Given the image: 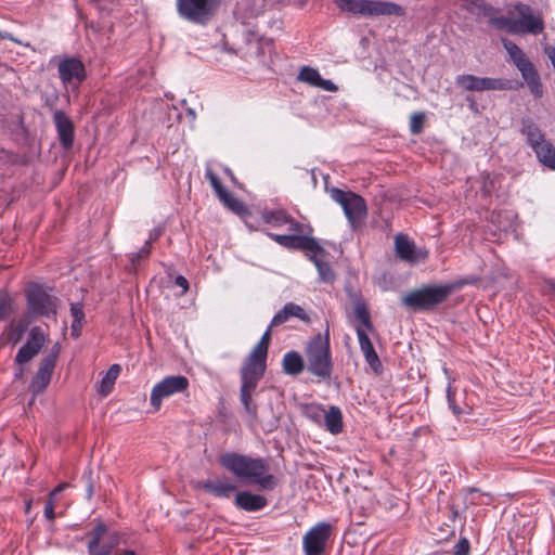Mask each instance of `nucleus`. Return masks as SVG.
<instances>
[{
	"instance_id": "obj_51",
	"label": "nucleus",
	"mask_w": 555,
	"mask_h": 555,
	"mask_svg": "<svg viewBox=\"0 0 555 555\" xmlns=\"http://www.w3.org/2000/svg\"><path fill=\"white\" fill-rule=\"evenodd\" d=\"M516 10L519 14V18H524L527 17L529 14H533L531 8L524 3L517 4Z\"/></svg>"
},
{
	"instance_id": "obj_4",
	"label": "nucleus",
	"mask_w": 555,
	"mask_h": 555,
	"mask_svg": "<svg viewBox=\"0 0 555 555\" xmlns=\"http://www.w3.org/2000/svg\"><path fill=\"white\" fill-rule=\"evenodd\" d=\"M337 7L353 15L362 16H403L404 9L391 1L338 0Z\"/></svg>"
},
{
	"instance_id": "obj_45",
	"label": "nucleus",
	"mask_w": 555,
	"mask_h": 555,
	"mask_svg": "<svg viewBox=\"0 0 555 555\" xmlns=\"http://www.w3.org/2000/svg\"><path fill=\"white\" fill-rule=\"evenodd\" d=\"M447 400H448L449 408L452 410V412H453L455 415H460V414L462 413V410H461V408L455 403V399H454V390L452 389L451 383H449V385H448V387H447Z\"/></svg>"
},
{
	"instance_id": "obj_10",
	"label": "nucleus",
	"mask_w": 555,
	"mask_h": 555,
	"mask_svg": "<svg viewBox=\"0 0 555 555\" xmlns=\"http://www.w3.org/2000/svg\"><path fill=\"white\" fill-rule=\"evenodd\" d=\"M302 231H291L292 234H274L268 233V236L271 237L279 245L288 248V249H300L306 250L309 254L313 251L323 253V247L318 243V241L312 237L310 234L312 232V228L308 224L301 223Z\"/></svg>"
},
{
	"instance_id": "obj_19",
	"label": "nucleus",
	"mask_w": 555,
	"mask_h": 555,
	"mask_svg": "<svg viewBox=\"0 0 555 555\" xmlns=\"http://www.w3.org/2000/svg\"><path fill=\"white\" fill-rule=\"evenodd\" d=\"M53 121L62 147L64 150L72 149L75 135V127L72 119L63 111L57 109L53 113Z\"/></svg>"
},
{
	"instance_id": "obj_11",
	"label": "nucleus",
	"mask_w": 555,
	"mask_h": 555,
	"mask_svg": "<svg viewBox=\"0 0 555 555\" xmlns=\"http://www.w3.org/2000/svg\"><path fill=\"white\" fill-rule=\"evenodd\" d=\"M189 379L183 375H169L154 385L150 402L154 410H159L164 399L182 393L189 388Z\"/></svg>"
},
{
	"instance_id": "obj_17",
	"label": "nucleus",
	"mask_w": 555,
	"mask_h": 555,
	"mask_svg": "<svg viewBox=\"0 0 555 555\" xmlns=\"http://www.w3.org/2000/svg\"><path fill=\"white\" fill-rule=\"evenodd\" d=\"M205 177L209 181L219 201L230 210L241 214L244 210V205L241 201L235 198L221 183L218 176L209 167L205 170Z\"/></svg>"
},
{
	"instance_id": "obj_29",
	"label": "nucleus",
	"mask_w": 555,
	"mask_h": 555,
	"mask_svg": "<svg viewBox=\"0 0 555 555\" xmlns=\"http://www.w3.org/2000/svg\"><path fill=\"white\" fill-rule=\"evenodd\" d=\"M395 248L397 256L404 261L414 262L415 257V245L409 240L405 234H398L395 237Z\"/></svg>"
},
{
	"instance_id": "obj_54",
	"label": "nucleus",
	"mask_w": 555,
	"mask_h": 555,
	"mask_svg": "<svg viewBox=\"0 0 555 555\" xmlns=\"http://www.w3.org/2000/svg\"><path fill=\"white\" fill-rule=\"evenodd\" d=\"M82 326L83 325L72 324L70 325V335L74 338H78L80 336V334H81Z\"/></svg>"
},
{
	"instance_id": "obj_35",
	"label": "nucleus",
	"mask_w": 555,
	"mask_h": 555,
	"mask_svg": "<svg viewBox=\"0 0 555 555\" xmlns=\"http://www.w3.org/2000/svg\"><path fill=\"white\" fill-rule=\"evenodd\" d=\"M520 22L524 34L538 35L544 29L543 21L539 15L529 14L527 17L520 18Z\"/></svg>"
},
{
	"instance_id": "obj_30",
	"label": "nucleus",
	"mask_w": 555,
	"mask_h": 555,
	"mask_svg": "<svg viewBox=\"0 0 555 555\" xmlns=\"http://www.w3.org/2000/svg\"><path fill=\"white\" fill-rule=\"evenodd\" d=\"M325 428L333 435L343 431V414L338 406L332 405L323 415Z\"/></svg>"
},
{
	"instance_id": "obj_13",
	"label": "nucleus",
	"mask_w": 555,
	"mask_h": 555,
	"mask_svg": "<svg viewBox=\"0 0 555 555\" xmlns=\"http://www.w3.org/2000/svg\"><path fill=\"white\" fill-rule=\"evenodd\" d=\"M263 375V372L242 365L240 400L245 412L251 417L257 416V405L253 402V395Z\"/></svg>"
},
{
	"instance_id": "obj_15",
	"label": "nucleus",
	"mask_w": 555,
	"mask_h": 555,
	"mask_svg": "<svg viewBox=\"0 0 555 555\" xmlns=\"http://www.w3.org/2000/svg\"><path fill=\"white\" fill-rule=\"evenodd\" d=\"M57 73L65 87L77 88L87 77L85 64L75 56H66L57 64Z\"/></svg>"
},
{
	"instance_id": "obj_41",
	"label": "nucleus",
	"mask_w": 555,
	"mask_h": 555,
	"mask_svg": "<svg viewBox=\"0 0 555 555\" xmlns=\"http://www.w3.org/2000/svg\"><path fill=\"white\" fill-rule=\"evenodd\" d=\"M481 194L489 196L494 189V181L490 173L483 172L481 176Z\"/></svg>"
},
{
	"instance_id": "obj_18",
	"label": "nucleus",
	"mask_w": 555,
	"mask_h": 555,
	"mask_svg": "<svg viewBox=\"0 0 555 555\" xmlns=\"http://www.w3.org/2000/svg\"><path fill=\"white\" fill-rule=\"evenodd\" d=\"M271 328L272 327L269 326L263 333L258 344L254 347L250 354L244 361L243 366L255 369L263 373L266 372V360L271 339Z\"/></svg>"
},
{
	"instance_id": "obj_22",
	"label": "nucleus",
	"mask_w": 555,
	"mask_h": 555,
	"mask_svg": "<svg viewBox=\"0 0 555 555\" xmlns=\"http://www.w3.org/2000/svg\"><path fill=\"white\" fill-rule=\"evenodd\" d=\"M234 504L238 509L251 513L263 509L268 505V500L250 491H241L236 494Z\"/></svg>"
},
{
	"instance_id": "obj_53",
	"label": "nucleus",
	"mask_w": 555,
	"mask_h": 555,
	"mask_svg": "<svg viewBox=\"0 0 555 555\" xmlns=\"http://www.w3.org/2000/svg\"><path fill=\"white\" fill-rule=\"evenodd\" d=\"M68 487V483H61L55 487L49 494V500L56 501L59 495L63 492L64 489Z\"/></svg>"
},
{
	"instance_id": "obj_7",
	"label": "nucleus",
	"mask_w": 555,
	"mask_h": 555,
	"mask_svg": "<svg viewBox=\"0 0 555 555\" xmlns=\"http://www.w3.org/2000/svg\"><path fill=\"white\" fill-rule=\"evenodd\" d=\"M452 285L426 286L414 289L402 297V305L415 311L431 310L451 294Z\"/></svg>"
},
{
	"instance_id": "obj_55",
	"label": "nucleus",
	"mask_w": 555,
	"mask_h": 555,
	"mask_svg": "<svg viewBox=\"0 0 555 555\" xmlns=\"http://www.w3.org/2000/svg\"><path fill=\"white\" fill-rule=\"evenodd\" d=\"M159 235H160V231L157 230V229H154L153 232L150 234V238L149 240H151V242L155 241V240L158 238Z\"/></svg>"
},
{
	"instance_id": "obj_21",
	"label": "nucleus",
	"mask_w": 555,
	"mask_h": 555,
	"mask_svg": "<svg viewBox=\"0 0 555 555\" xmlns=\"http://www.w3.org/2000/svg\"><path fill=\"white\" fill-rule=\"evenodd\" d=\"M262 220L274 228L287 225L288 231H302L301 223L293 219L285 210H264L262 212Z\"/></svg>"
},
{
	"instance_id": "obj_42",
	"label": "nucleus",
	"mask_w": 555,
	"mask_h": 555,
	"mask_svg": "<svg viewBox=\"0 0 555 555\" xmlns=\"http://www.w3.org/2000/svg\"><path fill=\"white\" fill-rule=\"evenodd\" d=\"M82 480L86 482V494L88 499H91L94 493V483L92 480V469L87 468L82 474Z\"/></svg>"
},
{
	"instance_id": "obj_38",
	"label": "nucleus",
	"mask_w": 555,
	"mask_h": 555,
	"mask_svg": "<svg viewBox=\"0 0 555 555\" xmlns=\"http://www.w3.org/2000/svg\"><path fill=\"white\" fill-rule=\"evenodd\" d=\"M425 121L424 113H414L410 118V131L413 134H418L422 132Z\"/></svg>"
},
{
	"instance_id": "obj_14",
	"label": "nucleus",
	"mask_w": 555,
	"mask_h": 555,
	"mask_svg": "<svg viewBox=\"0 0 555 555\" xmlns=\"http://www.w3.org/2000/svg\"><path fill=\"white\" fill-rule=\"evenodd\" d=\"M332 534V526L327 522H319L313 526L302 538L305 555H323Z\"/></svg>"
},
{
	"instance_id": "obj_57",
	"label": "nucleus",
	"mask_w": 555,
	"mask_h": 555,
	"mask_svg": "<svg viewBox=\"0 0 555 555\" xmlns=\"http://www.w3.org/2000/svg\"><path fill=\"white\" fill-rule=\"evenodd\" d=\"M451 512H452V517L455 518L457 516V511L456 509H453L451 508Z\"/></svg>"
},
{
	"instance_id": "obj_16",
	"label": "nucleus",
	"mask_w": 555,
	"mask_h": 555,
	"mask_svg": "<svg viewBox=\"0 0 555 555\" xmlns=\"http://www.w3.org/2000/svg\"><path fill=\"white\" fill-rule=\"evenodd\" d=\"M46 341V335L41 327L34 326L29 331V338L17 351L15 362L24 364L29 362L35 356L39 353Z\"/></svg>"
},
{
	"instance_id": "obj_20",
	"label": "nucleus",
	"mask_w": 555,
	"mask_h": 555,
	"mask_svg": "<svg viewBox=\"0 0 555 555\" xmlns=\"http://www.w3.org/2000/svg\"><path fill=\"white\" fill-rule=\"evenodd\" d=\"M356 332H357L360 349L364 356L366 363L370 365V367L375 373L380 372V370L383 369V364H382L367 334L361 326H357Z\"/></svg>"
},
{
	"instance_id": "obj_24",
	"label": "nucleus",
	"mask_w": 555,
	"mask_h": 555,
	"mask_svg": "<svg viewBox=\"0 0 555 555\" xmlns=\"http://www.w3.org/2000/svg\"><path fill=\"white\" fill-rule=\"evenodd\" d=\"M328 253L323 248V253L313 251L308 254V258L313 262L318 270L319 280L323 283H333L336 279V274L327 261Z\"/></svg>"
},
{
	"instance_id": "obj_8",
	"label": "nucleus",
	"mask_w": 555,
	"mask_h": 555,
	"mask_svg": "<svg viewBox=\"0 0 555 555\" xmlns=\"http://www.w3.org/2000/svg\"><path fill=\"white\" fill-rule=\"evenodd\" d=\"M330 195L334 202L340 205L352 228L366 217V203L363 197L354 192L332 188Z\"/></svg>"
},
{
	"instance_id": "obj_44",
	"label": "nucleus",
	"mask_w": 555,
	"mask_h": 555,
	"mask_svg": "<svg viewBox=\"0 0 555 555\" xmlns=\"http://www.w3.org/2000/svg\"><path fill=\"white\" fill-rule=\"evenodd\" d=\"M12 311V300L8 296L0 297V320H4Z\"/></svg>"
},
{
	"instance_id": "obj_26",
	"label": "nucleus",
	"mask_w": 555,
	"mask_h": 555,
	"mask_svg": "<svg viewBox=\"0 0 555 555\" xmlns=\"http://www.w3.org/2000/svg\"><path fill=\"white\" fill-rule=\"evenodd\" d=\"M29 324L30 320H27L26 318H23L16 322H11L1 335L2 344H10L12 346L18 344L22 340Z\"/></svg>"
},
{
	"instance_id": "obj_5",
	"label": "nucleus",
	"mask_w": 555,
	"mask_h": 555,
	"mask_svg": "<svg viewBox=\"0 0 555 555\" xmlns=\"http://www.w3.org/2000/svg\"><path fill=\"white\" fill-rule=\"evenodd\" d=\"M520 132L526 137L527 143L535 153L539 162L555 170V147L545 139L544 133L533 119L522 118Z\"/></svg>"
},
{
	"instance_id": "obj_3",
	"label": "nucleus",
	"mask_w": 555,
	"mask_h": 555,
	"mask_svg": "<svg viewBox=\"0 0 555 555\" xmlns=\"http://www.w3.org/2000/svg\"><path fill=\"white\" fill-rule=\"evenodd\" d=\"M27 315L30 322L38 318L55 319L59 308V299L52 295L51 289L39 285L30 284L26 291Z\"/></svg>"
},
{
	"instance_id": "obj_56",
	"label": "nucleus",
	"mask_w": 555,
	"mask_h": 555,
	"mask_svg": "<svg viewBox=\"0 0 555 555\" xmlns=\"http://www.w3.org/2000/svg\"><path fill=\"white\" fill-rule=\"evenodd\" d=\"M23 373H24V370L22 367H20L16 373H15V377L16 378H21L23 376Z\"/></svg>"
},
{
	"instance_id": "obj_2",
	"label": "nucleus",
	"mask_w": 555,
	"mask_h": 555,
	"mask_svg": "<svg viewBox=\"0 0 555 555\" xmlns=\"http://www.w3.org/2000/svg\"><path fill=\"white\" fill-rule=\"evenodd\" d=\"M88 535L90 555H137L133 550L121 548V535L103 522L96 524Z\"/></svg>"
},
{
	"instance_id": "obj_52",
	"label": "nucleus",
	"mask_w": 555,
	"mask_h": 555,
	"mask_svg": "<svg viewBox=\"0 0 555 555\" xmlns=\"http://www.w3.org/2000/svg\"><path fill=\"white\" fill-rule=\"evenodd\" d=\"M175 284L182 288V294H185L189 291V281L183 275H178L175 280Z\"/></svg>"
},
{
	"instance_id": "obj_37",
	"label": "nucleus",
	"mask_w": 555,
	"mask_h": 555,
	"mask_svg": "<svg viewBox=\"0 0 555 555\" xmlns=\"http://www.w3.org/2000/svg\"><path fill=\"white\" fill-rule=\"evenodd\" d=\"M70 315L73 318L72 324L83 325L85 324L83 305L80 302H72L70 304Z\"/></svg>"
},
{
	"instance_id": "obj_23",
	"label": "nucleus",
	"mask_w": 555,
	"mask_h": 555,
	"mask_svg": "<svg viewBox=\"0 0 555 555\" xmlns=\"http://www.w3.org/2000/svg\"><path fill=\"white\" fill-rule=\"evenodd\" d=\"M348 293V297L353 307V313L356 319L367 330H373V324L371 321V315L366 306L365 300L362 298L359 292H356L351 288H346Z\"/></svg>"
},
{
	"instance_id": "obj_46",
	"label": "nucleus",
	"mask_w": 555,
	"mask_h": 555,
	"mask_svg": "<svg viewBox=\"0 0 555 555\" xmlns=\"http://www.w3.org/2000/svg\"><path fill=\"white\" fill-rule=\"evenodd\" d=\"M151 254V240H147L141 249L131 257L132 263H137L140 260L146 258Z\"/></svg>"
},
{
	"instance_id": "obj_27",
	"label": "nucleus",
	"mask_w": 555,
	"mask_h": 555,
	"mask_svg": "<svg viewBox=\"0 0 555 555\" xmlns=\"http://www.w3.org/2000/svg\"><path fill=\"white\" fill-rule=\"evenodd\" d=\"M54 366L40 361L39 369L31 379L29 389L34 395L41 393L50 384Z\"/></svg>"
},
{
	"instance_id": "obj_28",
	"label": "nucleus",
	"mask_w": 555,
	"mask_h": 555,
	"mask_svg": "<svg viewBox=\"0 0 555 555\" xmlns=\"http://www.w3.org/2000/svg\"><path fill=\"white\" fill-rule=\"evenodd\" d=\"M517 69L521 73V77L526 81L531 93L535 98H541L543 94L542 83L540 81V76L537 69L534 68L533 64L529 62Z\"/></svg>"
},
{
	"instance_id": "obj_34",
	"label": "nucleus",
	"mask_w": 555,
	"mask_h": 555,
	"mask_svg": "<svg viewBox=\"0 0 555 555\" xmlns=\"http://www.w3.org/2000/svg\"><path fill=\"white\" fill-rule=\"evenodd\" d=\"M121 371V367L119 364H113L107 372L104 374V376L101 379L99 392L103 396H107L113 387L114 384Z\"/></svg>"
},
{
	"instance_id": "obj_39",
	"label": "nucleus",
	"mask_w": 555,
	"mask_h": 555,
	"mask_svg": "<svg viewBox=\"0 0 555 555\" xmlns=\"http://www.w3.org/2000/svg\"><path fill=\"white\" fill-rule=\"evenodd\" d=\"M284 307H285V309L287 311L288 318L295 317V318H298L301 321H308L309 320V318L306 314L305 310L300 306H298V305H296L294 302H288Z\"/></svg>"
},
{
	"instance_id": "obj_40",
	"label": "nucleus",
	"mask_w": 555,
	"mask_h": 555,
	"mask_svg": "<svg viewBox=\"0 0 555 555\" xmlns=\"http://www.w3.org/2000/svg\"><path fill=\"white\" fill-rule=\"evenodd\" d=\"M325 410L321 405L312 404L306 406V415L315 423H320L323 420Z\"/></svg>"
},
{
	"instance_id": "obj_25",
	"label": "nucleus",
	"mask_w": 555,
	"mask_h": 555,
	"mask_svg": "<svg viewBox=\"0 0 555 555\" xmlns=\"http://www.w3.org/2000/svg\"><path fill=\"white\" fill-rule=\"evenodd\" d=\"M204 491L219 498H230L236 486L228 479L203 480L198 483Z\"/></svg>"
},
{
	"instance_id": "obj_47",
	"label": "nucleus",
	"mask_w": 555,
	"mask_h": 555,
	"mask_svg": "<svg viewBox=\"0 0 555 555\" xmlns=\"http://www.w3.org/2000/svg\"><path fill=\"white\" fill-rule=\"evenodd\" d=\"M469 547V541L466 538H462L454 545V551L452 555H468Z\"/></svg>"
},
{
	"instance_id": "obj_58",
	"label": "nucleus",
	"mask_w": 555,
	"mask_h": 555,
	"mask_svg": "<svg viewBox=\"0 0 555 555\" xmlns=\"http://www.w3.org/2000/svg\"><path fill=\"white\" fill-rule=\"evenodd\" d=\"M225 172H227V175H230L232 179L234 178L232 175V171L229 168L225 169Z\"/></svg>"
},
{
	"instance_id": "obj_1",
	"label": "nucleus",
	"mask_w": 555,
	"mask_h": 555,
	"mask_svg": "<svg viewBox=\"0 0 555 555\" xmlns=\"http://www.w3.org/2000/svg\"><path fill=\"white\" fill-rule=\"evenodd\" d=\"M219 464L241 483L258 486L262 490H273L278 479L269 473L268 460L238 452H225L219 456Z\"/></svg>"
},
{
	"instance_id": "obj_9",
	"label": "nucleus",
	"mask_w": 555,
	"mask_h": 555,
	"mask_svg": "<svg viewBox=\"0 0 555 555\" xmlns=\"http://www.w3.org/2000/svg\"><path fill=\"white\" fill-rule=\"evenodd\" d=\"M457 87L472 92L507 91L517 89L520 83L515 80L492 77H478L475 75H459L455 79Z\"/></svg>"
},
{
	"instance_id": "obj_50",
	"label": "nucleus",
	"mask_w": 555,
	"mask_h": 555,
	"mask_svg": "<svg viewBox=\"0 0 555 555\" xmlns=\"http://www.w3.org/2000/svg\"><path fill=\"white\" fill-rule=\"evenodd\" d=\"M54 505L55 501L49 499L44 504V516L50 520H53L55 518Z\"/></svg>"
},
{
	"instance_id": "obj_6",
	"label": "nucleus",
	"mask_w": 555,
	"mask_h": 555,
	"mask_svg": "<svg viewBox=\"0 0 555 555\" xmlns=\"http://www.w3.org/2000/svg\"><path fill=\"white\" fill-rule=\"evenodd\" d=\"M308 371L323 379L330 378L333 371L328 336L317 335L307 346Z\"/></svg>"
},
{
	"instance_id": "obj_48",
	"label": "nucleus",
	"mask_w": 555,
	"mask_h": 555,
	"mask_svg": "<svg viewBox=\"0 0 555 555\" xmlns=\"http://www.w3.org/2000/svg\"><path fill=\"white\" fill-rule=\"evenodd\" d=\"M288 319L289 318H288L287 311H286L285 307H283L272 318L271 323H270V327L279 326V325L285 323Z\"/></svg>"
},
{
	"instance_id": "obj_33",
	"label": "nucleus",
	"mask_w": 555,
	"mask_h": 555,
	"mask_svg": "<svg viewBox=\"0 0 555 555\" xmlns=\"http://www.w3.org/2000/svg\"><path fill=\"white\" fill-rule=\"evenodd\" d=\"M491 23L498 29L506 30L509 34H524L520 18L500 16L491 18Z\"/></svg>"
},
{
	"instance_id": "obj_32",
	"label": "nucleus",
	"mask_w": 555,
	"mask_h": 555,
	"mask_svg": "<svg viewBox=\"0 0 555 555\" xmlns=\"http://www.w3.org/2000/svg\"><path fill=\"white\" fill-rule=\"evenodd\" d=\"M502 44L506 50L511 61L517 68L530 62V60L527 57L524 51L513 41L508 39H503Z\"/></svg>"
},
{
	"instance_id": "obj_59",
	"label": "nucleus",
	"mask_w": 555,
	"mask_h": 555,
	"mask_svg": "<svg viewBox=\"0 0 555 555\" xmlns=\"http://www.w3.org/2000/svg\"><path fill=\"white\" fill-rule=\"evenodd\" d=\"M189 113H190V115H193V116L195 115L193 109H189Z\"/></svg>"
},
{
	"instance_id": "obj_43",
	"label": "nucleus",
	"mask_w": 555,
	"mask_h": 555,
	"mask_svg": "<svg viewBox=\"0 0 555 555\" xmlns=\"http://www.w3.org/2000/svg\"><path fill=\"white\" fill-rule=\"evenodd\" d=\"M61 346L59 343H56L52 346L50 352L41 359V361L55 367L56 359L59 358Z\"/></svg>"
},
{
	"instance_id": "obj_12",
	"label": "nucleus",
	"mask_w": 555,
	"mask_h": 555,
	"mask_svg": "<svg viewBox=\"0 0 555 555\" xmlns=\"http://www.w3.org/2000/svg\"><path fill=\"white\" fill-rule=\"evenodd\" d=\"M180 17L195 24H205L214 11V0H177Z\"/></svg>"
},
{
	"instance_id": "obj_31",
	"label": "nucleus",
	"mask_w": 555,
	"mask_h": 555,
	"mask_svg": "<svg viewBox=\"0 0 555 555\" xmlns=\"http://www.w3.org/2000/svg\"><path fill=\"white\" fill-rule=\"evenodd\" d=\"M283 371L288 375H298L304 371L305 364L297 351H288L283 357Z\"/></svg>"
},
{
	"instance_id": "obj_36",
	"label": "nucleus",
	"mask_w": 555,
	"mask_h": 555,
	"mask_svg": "<svg viewBox=\"0 0 555 555\" xmlns=\"http://www.w3.org/2000/svg\"><path fill=\"white\" fill-rule=\"evenodd\" d=\"M321 78L319 70L310 66H304L298 74V80L312 87H318Z\"/></svg>"
},
{
	"instance_id": "obj_49",
	"label": "nucleus",
	"mask_w": 555,
	"mask_h": 555,
	"mask_svg": "<svg viewBox=\"0 0 555 555\" xmlns=\"http://www.w3.org/2000/svg\"><path fill=\"white\" fill-rule=\"evenodd\" d=\"M318 88L330 92H336L338 90L337 86L332 80L323 78H321Z\"/></svg>"
}]
</instances>
